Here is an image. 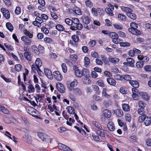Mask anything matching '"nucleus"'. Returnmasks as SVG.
Listing matches in <instances>:
<instances>
[{
    "mask_svg": "<svg viewBox=\"0 0 151 151\" xmlns=\"http://www.w3.org/2000/svg\"><path fill=\"white\" fill-rule=\"evenodd\" d=\"M24 58L27 60L29 61H31L32 60V58L30 52H24Z\"/></svg>",
    "mask_w": 151,
    "mask_h": 151,
    "instance_id": "obj_23",
    "label": "nucleus"
},
{
    "mask_svg": "<svg viewBox=\"0 0 151 151\" xmlns=\"http://www.w3.org/2000/svg\"><path fill=\"white\" fill-rule=\"evenodd\" d=\"M67 111L70 114H73L75 113L74 109L71 106H68L67 107Z\"/></svg>",
    "mask_w": 151,
    "mask_h": 151,
    "instance_id": "obj_34",
    "label": "nucleus"
},
{
    "mask_svg": "<svg viewBox=\"0 0 151 151\" xmlns=\"http://www.w3.org/2000/svg\"><path fill=\"white\" fill-rule=\"evenodd\" d=\"M138 105L141 108L144 109L145 106V104L142 101H139L138 102Z\"/></svg>",
    "mask_w": 151,
    "mask_h": 151,
    "instance_id": "obj_50",
    "label": "nucleus"
},
{
    "mask_svg": "<svg viewBox=\"0 0 151 151\" xmlns=\"http://www.w3.org/2000/svg\"><path fill=\"white\" fill-rule=\"evenodd\" d=\"M101 58L102 60L105 64H108L109 61L108 59L106 57H104L103 55H101Z\"/></svg>",
    "mask_w": 151,
    "mask_h": 151,
    "instance_id": "obj_43",
    "label": "nucleus"
},
{
    "mask_svg": "<svg viewBox=\"0 0 151 151\" xmlns=\"http://www.w3.org/2000/svg\"><path fill=\"white\" fill-rule=\"evenodd\" d=\"M65 22L66 23L69 25H71L73 24L72 19L71 20L69 18H66L65 20Z\"/></svg>",
    "mask_w": 151,
    "mask_h": 151,
    "instance_id": "obj_45",
    "label": "nucleus"
},
{
    "mask_svg": "<svg viewBox=\"0 0 151 151\" xmlns=\"http://www.w3.org/2000/svg\"><path fill=\"white\" fill-rule=\"evenodd\" d=\"M56 86L57 89L62 93H64L65 91V89L63 85L61 83L58 82L56 83Z\"/></svg>",
    "mask_w": 151,
    "mask_h": 151,
    "instance_id": "obj_4",
    "label": "nucleus"
},
{
    "mask_svg": "<svg viewBox=\"0 0 151 151\" xmlns=\"http://www.w3.org/2000/svg\"><path fill=\"white\" fill-rule=\"evenodd\" d=\"M118 18L122 20L125 21L126 20V16L120 13L118 15Z\"/></svg>",
    "mask_w": 151,
    "mask_h": 151,
    "instance_id": "obj_32",
    "label": "nucleus"
},
{
    "mask_svg": "<svg viewBox=\"0 0 151 151\" xmlns=\"http://www.w3.org/2000/svg\"><path fill=\"white\" fill-rule=\"evenodd\" d=\"M77 26L73 25V26L70 27V29L73 30H76L77 29L81 30L83 27V25L82 24H79Z\"/></svg>",
    "mask_w": 151,
    "mask_h": 151,
    "instance_id": "obj_16",
    "label": "nucleus"
},
{
    "mask_svg": "<svg viewBox=\"0 0 151 151\" xmlns=\"http://www.w3.org/2000/svg\"><path fill=\"white\" fill-rule=\"evenodd\" d=\"M62 69L63 72L65 73L67 71V67L65 63H63L61 65Z\"/></svg>",
    "mask_w": 151,
    "mask_h": 151,
    "instance_id": "obj_49",
    "label": "nucleus"
},
{
    "mask_svg": "<svg viewBox=\"0 0 151 151\" xmlns=\"http://www.w3.org/2000/svg\"><path fill=\"white\" fill-rule=\"evenodd\" d=\"M72 21L73 22V25L77 26L79 24H82L81 23H79V21L78 19L76 18H72Z\"/></svg>",
    "mask_w": 151,
    "mask_h": 151,
    "instance_id": "obj_28",
    "label": "nucleus"
},
{
    "mask_svg": "<svg viewBox=\"0 0 151 151\" xmlns=\"http://www.w3.org/2000/svg\"><path fill=\"white\" fill-rule=\"evenodd\" d=\"M97 83L98 85L102 87H104L105 86V85L104 84V83L101 80H99L98 81Z\"/></svg>",
    "mask_w": 151,
    "mask_h": 151,
    "instance_id": "obj_54",
    "label": "nucleus"
},
{
    "mask_svg": "<svg viewBox=\"0 0 151 151\" xmlns=\"http://www.w3.org/2000/svg\"><path fill=\"white\" fill-rule=\"evenodd\" d=\"M106 81L108 83L111 85L114 86L116 84V81L111 78L109 77L107 78Z\"/></svg>",
    "mask_w": 151,
    "mask_h": 151,
    "instance_id": "obj_15",
    "label": "nucleus"
},
{
    "mask_svg": "<svg viewBox=\"0 0 151 151\" xmlns=\"http://www.w3.org/2000/svg\"><path fill=\"white\" fill-rule=\"evenodd\" d=\"M122 79H124L125 80L129 81H131L132 79L131 76L128 75H124L122 76Z\"/></svg>",
    "mask_w": 151,
    "mask_h": 151,
    "instance_id": "obj_37",
    "label": "nucleus"
},
{
    "mask_svg": "<svg viewBox=\"0 0 151 151\" xmlns=\"http://www.w3.org/2000/svg\"><path fill=\"white\" fill-rule=\"evenodd\" d=\"M127 64H126V63H124V64L126 65H129L132 67H133L134 66V60L131 58H128L127 59Z\"/></svg>",
    "mask_w": 151,
    "mask_h": 151,
    "instance_id": "obj_13",
    "label": "nucleus"
},
{
    "mask_svg": "<svg viewBox=\"0 0 151 151\" xmlns=\"http://www.w3.org/2000/svg\"><path fill=\"white\" fill-rule=\"evenodd\" d=\"M120 45L122 47H127L129 46L130 44L127 42H120Z\"/></svg>",
    "mask_w": 151,
    "mask_h": 151,
    "instance_id": "obj_60",
    "label": "nucleus"
},
{
    "mask_svg": "<svg viewBox=\"0 0 151 151\" xmlns=\"http://www.w3.org/2000/svg\"><path fill=\"white\" fill-rule=\"evenodd\" d=\"M103 114L104 116L107 118L110 117L111 114V111L108 109H105L103 111Z\"/></svg>",
    "mask_w": 151,
    "mask_h": 151,
    "instance_id": "obj_19",
    "label": "nucleus"
},
{
    "mask_svg": "<svg viewBox=\"0 0 151 151\" xmlns=\"http://www.w3.org/2000/svg\"><path fill=\"white\" fill-rule=\"evenodd\" d=\"M63 115L64 118L67 120L66 122L67 124L69 126H71L72 123H73L74 122L75 120L71 117L69 118V120H68V117H67L66 115L64 113H63Z\"/></svg>",
    "mask_w": 151,
    "mask_h": 151,
    "instance_id": "obj_10",
    "label": "nucleus"
},
{
    "mask_svg": "<svg viewBox=\"0 0 151 151\" xmlns=\"http://www.w3.org/2000/svg\"><path fill=\"white\" fill-rule=\"evenodd\" d=\"M90 60L88 57H85L84 58V65L85 66L88 65L90 63Z\"/></svg>",
    "mask_w": 151,
    "mask_h": 151,
    "instance_id": "obj_46",
    "label": "nucleus"
},
{
    "mask_svg": "<svg viewBox=\"0 0 151 151\" xmlns=\"http://www.w3.org/2000/svg\"><path fill=\"white\" fill-rule=\"evenodd\" d=\"M72 40H73L76 42H78L79 41L78 37L75 35H73L72 36Z\"/></svg>",
    "mask_w": 151,
    "mask_h": 151,
    "instance_id": "obj_63",
    "label": "nucleus"
},
{
    "mask_svg": "<svg viewBox=\"0 0 151 151\" xmlns=\"http://www.w3.org/2000/svg\"><path fill=\"white\" fill-rule=\"evenodd\" d=\"M1 11L3 13V16L5 18L7 19H8L10 18V13L7 9L3 7L1 8Z\"/></svg>",
    "mask_w": 151,
    "mask_h": 151,
    "instance_id": "obj_7",
    "label": "nucleus"
},
{
    "mask_svg": "<svg viewBox=\"0 0 151 151\" xmlns=\"http://www.w3.org/2000/svg\"><path fill=\"white\" fill-rule=\"evenodd\" d=\"M73 69L75 70V75L77 77H81L83 75L85 76H86L88 75V74H87L88 71L86 69H83V70H80L76 66H73Z\"/></svg>",
    "mask_w": 151,
    "mask_h": 151,
    "instance_id": "obj_1",
    "label": "nucleus"
},
{
    "mask_svg": "<svg viewBox=\"0 0 151 151\" xmlns=\"http://www.w3.org/2000/svg\"><path fill=\"white\" fill-rule=\"evenodd\" d=\"M92 124L94 125L96 128H97L99 129H102V126L101 124L98 122H96V121H93L92 122Z\"/></svg>",
    "mask_w": 151,
    "mask_h": 151,
    "instance_id": "obj_27",
    "label": "nucleus"
},
{
    "mask_svg": "<svg viewBox=\"0 0 151 151\" xmlns=\"http://www.w3.org/2000/svg\"><path fill=\"white\" fill-rule=\"evenodd\" d=\"M114 113L117 116L121 117L123 115V112L120 109H116L113 110Z\"/></svg>",
    "mask_w": 151,
    "mask_h": 151,
    "instance_id": "obj_17",
    "label": "nucleus"
},
{
    "mask_svg": "<svg viewBox=\"0 0 151 151\" xmlns=\"http://www.w3.org/2000/svg\"><path fill=\"white\" fill-rule=\"evenodd\" d=\"M43 136H44L43 139H44L43 140H42V141H45L46 142H48L49 139V137L44 133V135H43Z\"/></svg>",
    "mask_w": 151,
    "mask_h": 151,
    "instance_id": "obj_55",
    "label": "nucleus"
},
{
    "mask_svg": "<svg viewBox=\"0 0 151 151\" xmlns=\"http://www.w3.org/2000/svg\"><path fill=\"white\" fill-rule=\"evenodd\" d=\"M44 73L46 76L50 79L53 78V75L51 71L48 69L45 68L44 69Z\"/></svg>",
    "mask_w": 151,
    "mask_h": 151,
    "instance_id": "obj_9",
    "label": "nucleus"
},
{
    "mask_svg": "<svg viewBox=\"0 0 151 151\" xmlns=\"http://www.w3.org/2000/svg\"><path fill=\"white\" fill-rule=\"evenodd\" d=\"M117 36L118 35L114 32H111L109 34V37L113 39L116 38Z\"/></svg>",
    "mask_w": 151,
    "mask_h": 151,
    "instance_id": "obj_39",
    "label": "nucleus"
},
{
    "mask_svg": "<svg viewBox=\"0 0 151 151\" xmlns=\"http://www.w3.org/2000/svg\"><path fill=\"white\" fill-rule=\"evenodd\" d=\"M108 7L105 9V11L110 16H113L114 15L113 12V11L114 9V6L111 4L109 3L108 4Z\"/></svg>",
    "mask_w": 151,
    "mask_h": 151,
    "instance_id": "obj_3",
    "label": "nucleus"
},
{
    "mask_svg": "<svg viewBox=\"0 0 151 151\" xmlns=\"http://www.w3.org/2000/svg\"><path fill=\"white\" fill-rule=\"evenodd\" d=\"M123 109L125 111H128L129 110V107L127 104H122Z\"/></svg>",
    "mask_w": 151,
    "mask_h": 151,
    "instance_id": "obj_35",
    "label": "nucleus"
},
{
    "mask_svg": "<svg viewBox=\"0 0 151 151\" xmlns=\"http://www.w3.org/2000/svg\"><path fill=\"white\" fill-rule=\"evenodd\" d=\"M56 28L57 30L60 31H63L64 29L63 26L60 24H58L56 25Z\"/></svg>",
    "mask_w": 151,
    "mask_h": 151,
    "instance_id": "obj_41",
    "label": "nucleus"
},
{
    "mask_svg": "<svg viewBox=\"0 0 151 151\" xmlns=\"http://www.w3.org/2000/svg\"><path fill=\"white\" fill-rule=\"evenodd\" d=\"M38 68L36 65H33L32 66V70L33 72L35 73L36 71H37V69L39 68Z\"/></svg>",
    "mask_w": 151,
    "mask_h": 151,
    "instance_id": "obj_48",
    "label": "nucleus"
},
{
    "mask_svg": "<svg viewBox=\"0 0 151 151\" xmlns=\"http://www.w3.org/2000/svg\"><path fill=\"white\" fill-rule=\"evenodd\" d=\"M30 38L26 36H23L21 37V40L24 44L29 45L31 44L32 42Z\"/></svg>",
    "mask_w": 151,
    "mask_h": 151,
    "instance_id": "obj_6",
    "label": "nucleus"
},
{
    "mask_svg": "<svg viewBox=\"0 0 151 151\" xmlns=\"http://www.w3.org/2000/svg\"><path fill=\"white\" fill-rule=\"evenodd\" d=\"M53 74L55 78L58 81H60L62 80L63 76L59 71H55L53 72Z\"/></svg>",
    "mask_w": 151,
    "mask_h": 151,
    "instance_id": "obj_8",
    "label": "nucleus"
},
{
    "mask_svg": "<svg viewBox=\"0 0 151 151\" xmlns=\"http://www.w3.org/2000/svg\"><path fill=\"white\" fill-rule=\"evenodd\" d=\"M144 70L147 72L151 71V65H147L144 67Z\"/></svg>",
    "mask_w": 151,
    "mask_h": 151,
    "instance_id": "obj_42",
    "label": "nucleus"
},
{
    "mask_svg": "<svg viewBox=\"0 0 151 151\" xmlns=\"http://www.w3.org/2000/svg\"><path fill=\"white\" fill-rule=\"evenodd\" d=\"M21 12L20 8L19 6L17 7L15 11V13L17 15H19L21 13Z\"/></svg>",
    "mask_w": 151,
    "mask_h": 151,
    "instance_id": "obj_53",
    "label": "nucleus"
},
{
    "mask_svg": "<svg viewBox=\"0 0 151 151\" xmlns=\"http://www.w3.org/2000/svg\"><path fill=\"white\" fill-rule=\"evenodd\" d=\"M29 90L28 91L29 92H33L35 91L34 86L32 84H29L28 86Z\"/></svg>",
    "mask_w": 151,
    "mask_h": 151,
    "instance_id": "obj_40",
    "label": "nucleus"
},
{
    "mask_svg": "<svg viewBox=\"0 0 151 151\" xmlns=\"http://www.w3.org/2000/svg\"><path fill=\"white\" fill-rule=\"evenodd\" d=\"M77 84V82L76 80H74L73 81L70 83V87H69V89L70 91H71L72 90V87L76 86Z\"/></svg>",
    "mask_w": 151,
    "mask_h": 151,
    "instance_id": "obj_30",
    "label": "nucleus"
},
{
    "mask_svg": "<svg viewBox=\"0 0 151 151\" xmlns=\"http://www.w3.org/2000/svg\"><path fill=\"white\" fill-rule=\"evenodd\" d=\"M108 129L111 131H113L115 129V126L114 123L111 122H109L107 124Z\"/></svg>",
    "mask_w": 151,
    "mask_h": 151,
    "instance_id": "obj_14",
    "label": "nucleus"
},
{
    "mask_svg": "<svg viewBox=\"0 0 151 151\" xmlns=\"http://www.w3.org/2000/svg\"><path fill=\"white\" fill-rule=\"evenodd\" d=\"M130 28L128 29L129 32L132 34L135 35H139L140 34V31L135 28L137 27V24L134 22H131L130 24Z\"/></svg>",
    "mask_w": 151,
    "mask_h": 151,
    "instance_id": "obj_2",
    "label": "nucleus"
},
{
    "mask_svg": "<svg viewBox=\"0 0 151 151\" xmlns=\"http://www.w3.org/2000/svg\"><path fill=\"white\" fill-rule=\"evenodd\" d=\"M30 109V110H28L29 111L27 112L28 113L34 117H36L37 116L36 115L37 114L36 113L37 112V110L33 108H31Z\"/></svg>",
    "mask_w": 151,
    "mask_h": 151,
    "instance_id": "obj_12",
    "label": "nucleus"
},
{
    "mask_svg": "<svg viewBox=\"0 0 151 151\" xmlns=\"http://www.w3.org/2000/svg\"><path fill=\"white\" fill-rule=\"evenodd\" d=\"M35 64L38 68H40L42 65V61L39 58H37L35 61Z\"/></svg>",
    "mask_w": 151,
    "mask_h": 151,
    "instance_id": "obj_29",
    "label": "nucleus"
},
{
    "mask_svg": "<svg viewBox=\"0 0 151 151\" xmlns=\"http://www.w3.org/2000/svg\"><path fill=\"white\" fill-rule=\"evenodd\" d=\"M121 9L122 11L127 13V14L132 12V10L131 9L128 7L121 6Z\"/></svg>",
    "mask_w": 151,
    "mask_h": 151,
    "instance_id": "obj_20",
    "label": "nucleus"
},
{
    "mask_svg": "<svg viewBox=\"0 0 151 151\" xmlns=\"http://www.w3.org/2000/svg\"><path fill=\"white\" fill-rule=\"evenodd\" d=\"M91 12L92 14L95 16L97 15V12L96 9L94 8H92L91 9Z\"/></svg>",
    "mask_w": 151,
    "mask_h": 151,
    "instance_id": "obj_52",
    "label": "nucleus"
},
{
    "mask_svg": "<svg viewBox=\"0 0 151 151\" xmlns=\"http://www.w3.org/2000/svg\"><path fill=\"white\" fill-rule=\"evenodd\" d=\"M73 90L74 94L77 96H80L82 94V92L79 88H74Z\"/></svg>",
    "mask_w": 151,
    "mask_h": 151,
    "instance_id": "obj_22",
    "label": "nucleus"
},
{
    "mask_svg": "<svg viewBox=\"0 0 151 151\" xmlns=\"http://www.w3.org/2000/svg\"><path fill=\"white\" fill-rule=\"evenodd\" d=\"M140 96L143 99L146 101L150 99V97L148 94L145 92H142L140 93Z\"/></svg>",
    "mask_w": 151,
    "mask_h": 151,
    "instance_id": "obj_18",
    "label": "nucleus"
},
{
    "mask_svg": "<svg viewBox=\"0 0 151 151\" xmlns=\"http://www.w3.org/2000/svg\"><path fill=\"white\" fill-rule=\"evenodd\" d=\"M37 135L42 140V141L44 140V136H43L44 133L41 132H39L37 133Z\"/></svg>",
    "mask_w": 151,
    "mask_h": 151,
    "instance_id": "obj_59",
    "label": "nucleus"
},
{
    "mask_svg": "<svg viewBox=\"0 0 151 151\" xmlns=\"http://www.w3.org/2000/svg\"><path fill=\"white\" fill-rule=\"evenodd\" d=\"M144 65L142 62H137L136 64V66L138 68H142Z\"/></svg>",
    "mask_w": 151,
    "mask_h": 151,
    "instance_id": "obj_44",
    "label": "nucleus"
},
{
    "mask_svg": "<svg viewBox=\"0 0 151 151\" xmlns=\"http://www.w3.org/2000/svg\"><path fill=\"white\" fill-rule=\"evenodd\" d=\"M15 68L18 72L20 71L22 68V66L20 64H17L15 65Z\"/></svg>",
    "mask_w": 151,
    "mask_h": 151,
    "instance_id": "obj_56",
    "label": "nucleus"
},
{
    "mask_svg": "<svg viewBox=\"0 0 151 151\" xmlns=\"http://www.w3.org/2000/svg\"><path fill=\"white\" fill-rule=\"evenodd\" d=\"M127 15L129 18L133 19H136V16L135 14L130 12L127 14Z\"/></svg>",
    "mask_w": 151,
    "mask_h": 151,
    "instance_id": "obj_38",
    "label": "nucleus"
},
{
    "mask_svg": "<svg viewBox=\"0 0 151 151\" xmlns=\"http://www.w3.org/2000/svg\"><path fill=\"white\" fill-rule=\"evenodd\" d=\"M74 12L78 15H81L82 14L81 10L78 8L74 10Z\"/></svg>",
    "mask_w": 151,
    "mask_h": 151,
    "instance_id": "obj_61",
    "label": "nucleus"
},
{
    "mask_svg": "<svg viewBox=\"0 0 151 151\" xmlns=\"http://www.w3.org/2000/svg\"><path fill=\"white\" fill-rule=\"evenodd\" d=\"M82 22L86 24H89L91 19L88 16H82L81 18Z\"/></svg>",
    "mask_w": 151,
    "mask_h": 151,
    "instance_id": "obj_11",
    "label": "nucleus"
},
{
    "mask_svg": "<svg viewBox=\"0 0 151 151\" xmlns=\"http://www.w3.org/2000/svg\"><path fill=\"white\" fill-rule=\"evenodd\" d=\"M146 144L148 146H151V139L148 138L146 139Z\"/></svg>",
    "mask_w": 151,
    "mask_h": 151,
    "instance_id": "obj_64",
    "label": "nucleus"
},
{
    "mask_svg": "<svg viewBox=\"0 0 151 151\" xmlns=\"http://www.w3.org/2000/svg\"><path fill=\"white\" fill-rule=\"evenodd\" d=\"M41 30L45 34H47L49 32L48 29L47 28L44 27H42Z\"/></svg>",
    "mask_w": 151,
    "mask_h": 151,
    "instance_id": "obj_62",
    "label": "nucleus"
},
{
    "mask_svg": "<svg viewBox=\"0 0 151 151\" xmlns=\"http://www.w3.org/2000/svg\"><path fill=\"white\" fill-rule=\"evenodd\" d=\"M115 79L118 80H122V76H121L119 74H116L114 76Z\"/></svg>",
    "mask_w": 151,
    "mask_h": 151,
    "instance_id": "obj_58",
    "label": "nucleus"
},
{
    "mask_svg": "<svg viewBox=\"0 0 151 151\" xmlns=\"http://www.w3.org/2000/svg\"><path fill=\"white\" fill-rule=\"evenodd\" d=\"M24 34L27 36L29 38H32L33 37V35L32 34L30 33V32L27 29H25L24 30Z\"/></svg>",
    "mask_w": 151,
    "mask_h": 151,
    "instance_id": "obj_36",
    "label": "nucleus"
},
{
    "mask_svg": "<svg viewBox=\"0 0 151 151\" xmlns=\"http://www.w3.org/2000/svg\"><path fill=\"white\" fill-rule=\"evenodd\" d=\"M106 89L105 88H104L103 89L102 93V95L107 98H109L111 96L106 92Z\"/></svg>",
    "mask_w": 151,
    "mask_h": 151,
    "instance_id": "obj_31",
    "label": "nucleus"
},
{
    "mask_svg": "<svg viewBox=\"0 0 151 151\" xmlns=\"http://www.w3.org/2000/svg\"><path fill=\"white\" fill-rule=\"evenodd\" d=\"M82 80L85 84H86L87 83L89 84L90 82V81L89 80V79L87 78H82Z\"/></svg>",
    "mask_w": 151,
    "mask_h": 151,
    "instance_id": "obj_57",
    "label": "nucleus"
},
{
    "mask_svg": "<svg viewBox=\"0 0 151 151\" xmlns=\"http://www.w3.org/2000/svg\"><path fill=\"white\" fill-rule=\"evenodd\" d=\"M58 147L59 149L63 151H72L69 147L62 143L59 144Z\"/></svg>",
    "mask_w": 151,
    "mask_h": 151,
    "instance_id": "obj_5",
    "label": "nucleus"
},
{
    "mask_svg": "<svg viewBox=\"0 0 151 151\" xmlns=\"http://www.w3.org/2000/svg\"><path fill=\"white\" fill-rule=\"evenodd\" d=\"M104 130L102 129L97 130L96 131L97 134L99 136L102 137H104L105 135L104 134Z\"/></svg>",
    "mask_w": 151,
    "mask_h": 151,
    "instance_id": "obj_25",
    "label": "nucleus"
},
{
    "mask_svg": "<svg viewBox=\"0 0 151 151\" xmlns=\"http://www.w3.org/2000/svg\"><path fill=\"white\" fill-rule=\"evenodd\" d=\"M126 120L128 122H130L131 121V116L130 114H127L125 116Z\"/></svg>",
    "mask_w": 151,
    "mask_h": 151,
    "instance_id": "obj_47",
    "label": "nucleus"
},
{
    "mask_svg": "<svg viewBox=\"0 0 151 151\" xmlns=\"http://www.w3.org/2000/svg\"><path fill=\"white\" fill-rule=\"evenodd\" d=\"M108 59L111 62L114 63H117L119 60V59L118 58H112L111 57H109Z\"/></svg>",
    "mask_w": 151,
    "mask_h": 151,
    "instance_id": "obj_21",
    "label": "nucleus"
},
{
    "mask_svg": "<svg viewBox=\"0 0 151 151\" xmlns=\"http://www.w3.org/2000/svg\"><path fill=\"white\" fill-rule=\"evenodd\" d=\"M7 28L10 32H12L13 29V27L12 24L10 22H7L6 24Z\"/></svg>",
    "mask_w": 151,
    "mask_h": 151,
    "instance_id": "obj_33",
    "label": "nucleus"
},
{
    "mask_svg": "<svg viewBox=\"0 0 151 151\" xmlns=\"http://www.w3.org/2000/svg\"><path fill=\"white\" fill-rule=\"evenodd\" d=\"M151 123V117H147L145 121L144 122V124L146 126L149 125Z\"/></svg>",
    "mask_w": 151,
    "mask_h": 151,
    "instance_id": "obj_26",
    "label": "nucleus"
},
{
    "mask_svg": "<svg viewBox=\"0 0 151 151\" xmlns=\"http://www.w3.org/2000/svg\"><path fill=\"white\" fill-rule=\"evenodd\" d=\"M118 37H119L118 35L116 38L113 39L112 40V42L115 44L120 43V40L118 38Z\"/></svg>",
    "mask_w": 151,
    "mask_h": 151,
    "instance_id": "obj_51",
    "label": "nucleus"
},
{
    "mask_svg": "<svg viewBox=\"0 0 151 151\" xmlns=\"http://www.w3.org/2000/svg\"><path fill=\"white\" fill-rule=\"evenodd\" d=\"M129 82L133 87L135 88H137L139 86V83L136 81H131Z\"/></svg>",
    "mask_w": 151,
    "mask_h": 151,
    "instance_id": "obj_24",
    "label": "nucleus"
}]
</instances>
